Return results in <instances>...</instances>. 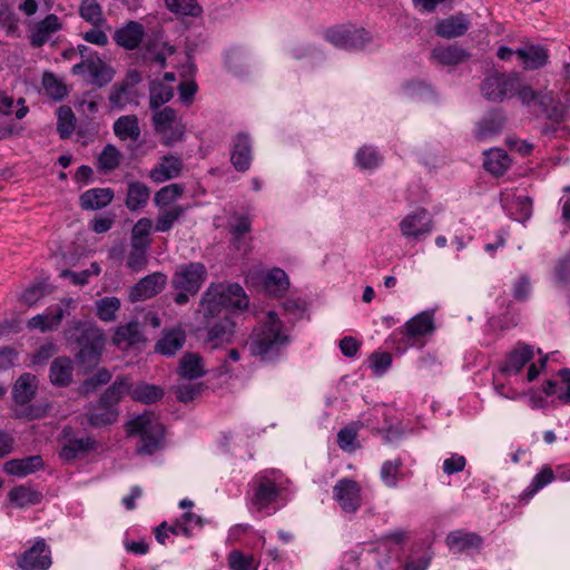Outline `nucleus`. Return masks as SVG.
<instances>
[{
  "label": "nucleus",
  "mask_w": 570,
  "mask_h": 570,
  "mask_svg": "<svg viewBox=\"0 0 570 570\" xmlns=\"http://www.w3.org/2000/svg\"><path fill=\"white\" fill-rule=\"evenodd\" d=\"M288 479L282 471L267 469L255 475L253 480L252 505L258 511H265L276 503Z\"/></svg>",
  "instance_id": "nucleus-5"
},
{
  "label": "nucleus",
  "mask_w": 570,
  "mask_h": 570,
  "mask_svg": "<svg viewBox=\"0 0 570 570\" xmlns=\"http://www.w3.org/2000/svg\"><path fill=\"white\" fill-rule=\"evenodd\" d=\"M554 480L553 470L546 465L532 479L530 485L520 494V500L528 502L539 490Z\"/></svg>",
  "instance_id": "nucleus-48"
},
{
  "label": "nucleus",
  "mask_w": 570,
  "mask_h": 570,
  "mask_svg": "<svg viewBox=\"0 0 570 570\" xmlns=\"http://www.w3.org/2000/svg\"><path fill=\"white\" fill-rule=\"evenodd\" d=\"M57 132L61 139H68L76 128V116L72 109L67 106H60L57 109Z\"/></svg>",
  "instance_id": "nucleus-49"
},
{
  "label": "nucleus",
  "mask_w": 570,
  "mask_h": 570,
  "mask_svg": "<svg viewBox=\"0 0 570 570\" xmlns=\"http://www.w3.org/2000/svg\"><path fill=\"white\" fill-rule=\"evenodd\" d=\"M431 55L433 59L443 66H455L465 61L470 57V53L466 50L456 45L435 47Z\"/></svg>",
  "instance_id": "nucleus-38"
},
{
  "label": "nucleus",
  "mask_w": 570,
  "mask_h": 570,
  "mask_svg": "<svg viewBox=\"0 0 570 570\" xmlns=\"http://www.w3.org/2000/svg\"><path fill=\"white\" fill-rule=\"evenodd\" d=\"M505 116L499 110L490 111L475 125L474 136L478 140H487L499 135L505 125Z\"/></svg>",
  "instance_id": "nucleus-22"
},
{
  "label": "nucleus",
  "mask_w": 570,
  "mask_h": 570,
  "mask_svg": "<svg viewBox=\"0 0 570 570\" xmlns=\"http://www.w3.org/2000/svg\"><path fill=\"white\" fill-rule=\"evenodd\" d=\"M116 341L118 343L126 342L129 345L137 344L142 341V333L138 322H129L119 326L116 331Z\"/></svg>",
  "instance_id": "nucleus-60"
},
{
  "label": "nucleus",
  "mask_w": 570,
  "mask_h": 570,
  "mask_svg": "<svg viewBox=\"0 0 570 570\" xmlns=\"http://www.w3.org/2000/svg\"><path fill=\"white\" fill-rule=\"evenodd\" d=\"M561 382L566 385V389H558V382L548 380L542 385V391L547 396H551L558 393V399L562 403H570V368H561L558 373Z\"/></svg>",
  "instance_id": "nucleus-44"
},
{
  "label": "nucleus",
  "mask_w": 570,
  "mask_h": 570,
  "mask_svg": "<svg viewBox=\"0 0 570 570\" xmlns=\"http://www.w3.org/2000/svg\"><path fill=\"white\" fill-rule=\"evenodd\" d=\"M325 37L335 47L346 50L364 49L372 40L368 31L355 27L332 28L326 31Z\"/></svg>",
  "instance_id": "nucleus-9"
},
{
  "label": "nucleus",
  "mask_w": 570,
  "mask_h": 570,
  "mask_svg": "<svg viewBox=\"0 0 570 570\" xmlns=\"http://www.w3.org/2000/svg\"><path fill=\"white\" fill-rule=\"evenodd\" d=\"M43 465L45 463L40 455H30L23 459H12L7 461L3 470L9 475L23 478L41 470Z\"/></svg>",
  "instance_id": "nucleus-27"
},
{
  "label": "nucleus",
  "mask_w": 570,
  "mask_h": 570,
  "mask_svg": "<svg viewBox=\"0 0 570 570\" xmlns=\"http://www.w3.org/2000/svg\"><path fill=\"white\" fill-rule=\"evenodd\" d=\"M219 284L224 291L223 294L220 293L222 291H217L218 299H220V303L225 308L243 311L248 307V297L239 284Z\"/></svg>",
  "instance_id": "nucleus-25"
},
{
  "label": "nucleus",
  "mask_w": 570,
  "mask_h": 570,
  "mask_svg": "<svg viewBox=\"0 0 570 570\" xmlns=\"http://www.w3.org/2000/svg\"><path fill=\"white\" fill-rule=\"evenodd\" d=\"M469 29V20L462 13L451 16L438 22L435 33L444 39H452L463 36Z\"/></svg>",
  "instance_id": "nucleus-30"
},
{
  "label": "nucleus",
  "mask_w": 570,
  "mask_h": 570,
  "mask_svg": "<svg viewBox=\"0 0 570 570\" xmlns=\"http://www.w3.org/2000/svg\"><path fill=\"white\" fill-rule=\"evenodd\" d=\"M356 165L362 169H375L382 163V157L372 146L361 147L355 155Z\"/></svg>",
  "instance_id": "nucleus-56"
},
{
  "label": "nucleus",
  "mask_w": 570,
  "mask_h": 570,
  "mask_svg": "<svg viewBox=\"0 0 570 570\" xmlns=\"http://www.w3.org/2000/svg\"><path fill=\"white\" fill-rule=\"evenodd\" d=\"M147 264L148 248H130L126 265L131 272L139 273L146 268Z\"/></svg>",
  "instance_id": "nucleus-62"
},
{
  "label": "nucleus",
  "mask_w": 570,
  "mask_h": 570,
  "mask_svg": "<svg viewBox=\"0 0 570 570\" xmlns=\"http://www.w3.org/2000/svg\"><path fill=\"white\" fill-rule=\"evenodd\" d=\"M115 135L120 140L136 141L140 137V128L136 115H126L119 117L112 126Z\"/></svg>",
  "instance_id": "nucleus-39"
},
{
  "label": "nucleus",
  "mask_w": 570,
  "mask_h": 570,
  "mask_svg": "<svg viewBox=\"0 0 570 570\" xmlns=\"http://www.w3.org/2000/svg\"><path fill=\"white\" fill-rule=\"evenodd\" d=\"M120 158L119 150L114 145L108 144L98 156V169L102 173H110L119 166Z\"/></svg>",
  "instance_id": "nucleus-54"
},
{
  "label": "nucleus",
  "mask_w": 570,
  "mask_h": 570,
  "mask_svg": "<svg viewBox=\"0 0 570 570\" xmlns=\"http://www.w3.org/2000/svg\"><path fill=\"white\" fill-rule=\"evenodd\" d=\"M174 97L173 87L153 80L149 83V106L151 110L159 109Z\"/></svg>",
  "instance_id": "nucleus-50"
},
{
  "label": "nucleus",
  "mask_w": 570,
  "mask_h": 570,
  "mask_svg": "<svg viewBox=\"0 0 570 570\" xmlns=\"http://www.w3.org/2000/svg\"><path fill=\"white\" fill-rule=\"evenodd\" d=\"M291 337L284 324L274 311L267 312L265 318L253 328L247 346L249 353L265 363H276L287 346Z\"/></svg>",
  "instance_id": "nucleus-1"
},
{
  "label": "nucleus",
  "mask_w": 570,
  "mask_h": 570,
  "mask_svg": "<svg viewBox=\"0 0 570 570\" xmlns=\"http://www.w3.org/2000/svg\"><path fill=\"white\" fill-rule=\"evenodd\" d=\"M150 188L138 180L128 183L125 205L130 212H138L146 207L150 198Z\"/></svg>",
  "instance_id": "nucleus-31"
},
{
  "label": "nucleus",
  "mask_w": 570,
  "mask_h": 570,
  "mask_svg": "<svg viewBox=\"0 0 570 570\" xmlns=\"http://www.w3.org/2000/svg\"><path fill=\"white\" fill-rule=\"evenodd\" d=\"M446 546L454 553H461L470 549H479L483 540L474 532L456 530L450 532L445 538Z\"/></svg>",
  "instance_id": "nucleus-26"
},
{
  "label": "nucleus",
  "mask_w": 570,
  "mask_h": 570,
  "mask_svg": "<svg viewBox=\"0 0 570 570\" xmlns=\"http://www.w3.org/2000/svg\"><path fill=\"white\" fill-rule=\"evenodd\" d=\"M289 287L287 274L282 268L271 269L264 278L265 291L275 297L282 296Z\"/></svg>",
  "instance_id": "nucleus-41"
},
{
  "label": "nucleus",
  "mask_w": 570,
  "mask_h": 570,
  "mask_svg": "<svg viewBox=\"0 0 570 570\" xmlns=\"http://www.w3.org/2000/svg\"><path fill=\"white\" fill-rule=\"evenodd\" d=\"M145 33V27L140 22L130 20L115 30L112 39L118 47L131 51L140 46Z\"/></svg>",
  "instance_id": "nucleus-16"
},
{
  "label": "nucleus",
  "mask_w": 570,
  "mask_h": 570,
  "mask_svg": "<svg viewBox=\"0 0 570 570\" xmlns=\"http://www.w3.org/2000/svg\"><path fill=\"white\" fill-rule=\"evenodd\" d=\"M483 167L494 176H501L510 167V158L501 148L490 149L484 153Z\"/></svg>",
  "instance_id": "nucleus-40"
},
{
  "label": "nucleus",
  "mask_w": 570,
  "mask_h": 570,
  "mask_svg": "<svg viewBox=\"0 0 570 570\" xmlns=\"http://www.w3.org/2000/svg\"><path fill=\"white\" fill-rule=\"evenodd\" d=\"M184 193V186L180 184H170L156 191L154 202L158 207L168 206L177 200Z\"/></svg>",
  "instance_id": "nucleus-59"
},
{
  "label": "nucleus",
  "mask_w": 570,
  "mask_h": 570,
  "mask_svg": "<svg viewBox=\"0 0 570 570\" xmlns=\"http://www.w3.org/2000/svg\"><path fill=\"white\" fill-rule=\"evenodd\" d=\"M164 395L165 391L161 386L147 382L130 383V397L135 402L150 405L160 401Z\"/></svg>",
  "instance_id": "nucleus-34"
},
{
  "label": "nucleus",
  "mask_w": 570,
  "mask_h": 570,
  "mask_svg": "<svg viewBox=\"0 0 570 570\" xmlns=\"http://www.w3.org/2000/svg\"><path fill=\"white\" fill-rule=\"evenodd\" d=\"M185 208L175 205L171 208L161 212L156 219V232H168L173 228L174 224L184 215Z\"/></svg>",
  "instance_id": "nucleus-57"
},
{
  "label": "nucleus",
  "mask_w": 570,
  "mask_h": 570,
  "mask_svg": "<svg viewBox=\"0 0 570 570\" xmlns=\"http://www.w3.org/2000/svg\"><path fill=\"white\" fill-rule=\"evenodd\" d=\"M333 499L345 513H355L362 505L361 485L355 480L342 478L333 487Z\"/></svg>",
  "instance_id": "nucleus-10"
},
{
  "label": "nucleus",
  "mask_w": 570,
  "mask_h": 570,
  "mask_svg": "<svg viewBox=\"0 0 570 570\" xmlns=\"http://www.w3.org/2000/svg\"><path fill=\"white\" fill-rule=\"evenodd\" d=\"M515 55L525 69L535 70L544 67L548 62V50L542 46H529L515 50Z\"/></svg>",
  "instance_id": "nucleus-33"
},
{
  "label": "nucleus",
  "mask_w": 570,
  "mask_h": 570,
  "mask_svg": "<svg viewBox=\"0 0 570 570\" xmlns=\"http://www.w3.org/2000/svg\"><path fill=\"white\" fill-rule=\"evenodd\" d=\"M37 391V377L31 373L21 374L12 387V397L19 405L29 403Z\"/></svg>",
  "instance_id": "nucleus-37"
},
{
  "label": "nucleus",
  "mask_w": 570,
  "mask_h": 570,
  "mask_svg": "<svg viewBox=\"0 0 570 570\" xmlns=\"http://www.w3.org/2000/svg\"><path fill=\"white\" fill-rule=\"evenodd\" d=\"M132 92L134 90L128 88L127 85L114 83L108 97L110 108L124 110L132 101Z\"/></svg>",
  "instance_id": "nucleus-52"
},
{
  "label": "nucleus",
  "mask_w": 570,
  "mask_h": 570,
  "mask_svg": "<svg viewBox=\"0 0 570 570\" xmlns=\"http://www.w3.org/2000/svg\"><path fill=\"white\" fill-rule=\"evenodd\" d=\"M62 29V23L58 16L49 13L41 21L36 23L29 35V42L33 48L42 47L53 33Z\"/></svg>",
  "instance_id": "nucleus-19"
},
{
  "label": "nucleus",
  "mask_w": 570,
  "mask_h": 570,
  "mask_svg": "<svg viewBox=\"0 0 570 570\" xmlns=\"http://www.w3.org/2000/svg\"><path fill=\"white\" fill-rule=\"evenodd\" d=\"M71 73L82 76L86 82L94 87L104 88L114 80L116 70L99 55H92L90 59L76 63L71 68Z\"/></svg>",
  "instance_id": "nucleus-7"
},
{
  "label": "nucleus",
  "mask_w": 570,
  "mask_h": 570,
  "mask_svg": "<svg viewBox=\"0 0 570 570\" xmlns=\"http://www.w3.org/2000/svg\"><path fill=\"white\" fill-rule=\"evenodd\" d=\"M96 448L97 442L92 438H71L61 448L59 455L65 461H72L80 455H86Z\"/></svg>",
  "instance_id": "nucleus-35"
},
{
  "label": "nucleus",
  "mask_w": 570,
  "mask_h": 570,
  "mask_svg": "<svg viewBox=\"0 0 570 570\" xmlns=\"http://www.w3.org/2000/svg\"><path fill=\"white\" fill-rule=\"evenodd\" d=\"M207 277V267L202 262L177 265L170 278V286L176 292L174 302L177 305L187 304L200 291Z\"/></svg>",
  "instance_id": "nucleus-3"
},
{
  "label": "nucleus",
  "mask_w": 570,
  "mask_h": 570,
  "mask_svg": "<svg viewBox=\"0 0 570 570\" xmlns=\"http://www.w3.org/2000/svg\"><path fill=\"white\" fill-rule=\"evenodd\" d=\"M73 363L67 356H59L53 360L49 370V379L52 385L67 387L72 382Z\"/></svg>",
  "instance_id": "nucleus-29"
},
{
  "label": "nucleus",
  "mask_w": 570,
  "mask_h": 570,
  "mask_svg": "<svg viewBox=\"0 0 570 570\" xmlns=\"http://www.w3.org/2000/svg\"><path fill=\"white\" fill-rule=\"evenodd\" d=\"M403 461L401 459L387 460L383 462L380 471L382 482L387 488H396L399 482L403 479L401 471Z\"/></svg>",
  "instance_id": "nucleus-51"
},
{
  "label": "nucleus",
  "mask_w": 570,
  "mask_h": 570,
  "mask_svg": "<svg viewBox=\"0 0 570 570\" xmlns=\"http://www.w3.org/2000/svg\"><path fill=\"white\" fill-rule=\"evenodd\" d=\"M184 164L178 156L165 155L159 163L149 171V178L160 184L180 176Z\"/></svg>",
  "instance_id": "nucleus-18"
},
{
  "label": "nucleus",
  "mask_w": 570,
  "mask_h": 570,
  "mask_svg": "<svg viewBox=\"0 0 570 570\" xmlns=\"http://www.w3.org/2000/svg\"><path fill=\"white\" fill-rule=\"evenodd\" d=\"M235 323L229 317L219 318L206 327L205 342L213 348L229 343L234 336Z\"/></svg>",
  "instance_id": "nucleus-24"
},
{
  "label": "nucleus",
  "mask_w": 570,
  "mask_h": 570,
  "mask_svg": "<svg viewBox=\"0 0 570 570\" xmlns=\"http://www.w3.org/2000/svg\"><path fill=\"white\" fill-rule=\"evenodd\" d=\"M500 202L503 209L518 222H525L532 215V200L528 196L502 194Z\"/></svg>",
  "instance_id": "nucleus-21"
},
{
  "label": "nucleus",
  "mask_w": 570,
  "mask_h": 570,
  "mask_svg": "<svg viewBox=\"0 0 570 570\" xmlns=\"http://www.w3.org/2000/svg\"><path fill=\"white\" fill-rule=\"evenodd\" d=\"M126 431L128 436H139L136 453L151 455L163 448L166 429L163 423L154 421L150 412H145L131 419Z\"/></svg>",
  "instance_id": "nucleus-4"
},
{
  "label": "nucleus",
  "mask_w": 570,
  "mask_h": 570,
  "mask_svg": "<svg viewBox=\"0 0 570 570\" xmlns=\"http://www.w3.org/2000/svg\"><path fill=\"white\" fill-rule=\"evenodd\" d=\"M119 412L116 406H111L99 399L90 405L87 413V422L95 429H100L114 424L118 419Z\"/></svg>",
  "instance_id": "nucleus-20"
},
{
  "label": "nucleus",
  "mask_w": 570,
  "mask_h": 570,
  "mask_svg": "<svg viewBox=\"0 0 570 570\" xmlns=\"http://www.w3.org/2000/svg\"><path fill=\"white\" fill-rule=\"evenodd\" d=\"M434 330L433 315L429 312H421L409 320L405 325L390 336L393 348L404 353L409 347L414 346L417 341L431 334Z\"/></svg>",
  "instance_id": "nucleus-6"
},
{
  "label": "nucleus",
  "mask_w": 570,
  "mask_h": 570,
  "mask_svg": "<svg viewBox=\"0 0 570 570\" xmlns=\"http://www.w3.org/2000/svg\"><path fill=\"white\" fill-rule=\"evenodd\" d=\"M112 379V374L107 368H100L98 372L90 377L86 379L81 385L79 386V394L82 396H88L102 385L108 384Z\"/></svg>",
  "instance_id": "nucleus-53"
},
{
  "label": "nucleus",
  "mask_w": 570,
  "mask_h": 570,
  "mask_svg": "<svg viewBox=\"0 0 570 570\" xmlns=\"http://www.w3.org/2000/svg\"><path fill=\"white\" fill-rule=\"evenodd\" d=\"M518 77L494 72L484 78L481 83L482 96L494 102H501L513 90H517Z\"/></svg>",
  "instance_id": "nucleus-11"
},
{
  "label": "nucleus",
  "mask_w": 570,
  "mask_h": 570,
  "mask_svg": "<svg viewBox=\"0 0 570 570\" xmlns=\"http://www.w3.org/2000/svg\"><path fill=\"white\" fill-rule=\"evenodd\" d=\"M553 279L559 287L570 286V256L558 259L553 269Z\"/></svg>",
  "instance_id": "nucleus-63"
},
{
  "label": "nucleus",
  "mask_w": 570,
  "mask_h": 570,
  "mask_svg": "<svg viewBox=\"0 0 570 570\" xmlns=\"http://www.w3.org/2000/svg\"><path fill=\"white\" fill-rule=\"evenodd\" d=\"M533 346L519 342L501 364L500 371L504 375H515L533 358Z\"/></svg>",
  "instance_id": "nucleus-17"
},
{
  "label": "nucleus",
  "mask_w": 570,
  "mask_h": 570,
  "mask_svg": "<svg viewBox=\"0 0 570 570\" xmlns=\"http://www.w3.org/2000/svg\"><path fill=\"white\" fill-rule=\"evenodd\" d=\"M18 566L22 570H47L51 566L50 550L43 539H39L35 544L26 550L18 560Z\"/></svg>",
  "instance_id": "nucleus-14"
},
{
  "label": "nucleus",
  "mask_w": 570,
  "mask_h": 570,
  "mask_svg": "<svg viewBox=\"0 0 570 570\" xmlns=\"http://www.w3.org/2000/svg\"><path fill=\"white\" fill-rule=\"evenodd\" d=\"M179 376L186 380H197L206 375L203 357L198 353H185L177 368Z\"/></svg>",
  "instance_id": "nucleus-32"
},
{
  "label": "nucleus",
  "mask_w": 570,
  "mask_h": 570,
  "mask_svg": "<svg viewBox=\"0 0 570 570\" xmlns=\"http://www.w3.org/2000/svg\"><path fill=\"white\" fill-rule=\"evenodd\" d=\"M153 122L165 145L169 146L183 139L185 126L177 119V112L171 107L157 109L153 116Z\"/></svg>",
  "instance_id": "nucleus-8"
},
{
  "label": "nucleus",
  "mask_w": 570,
  "mask_h": 570,
  "mask_svg": "<svg viewBox=\"0 0 570 570\" xmlns=\"http://www.w3.org/2000/svg\"><path fill=\"white\" fill-rule=\"evenodd\" d=\"M399 226L405 238L420 240L433 230L434 222L425 208H419L407 214Z\"/></svg>",
  "instance_id": "nucleus-12"
},
{
  "label": "nucleus",
  "mask_w": 570,
  "mask_h": 570,
  "mask_svg": "<svg viewBox=\"0 0 570 570\" xmlns=\"http://www.w3.org/2000/svg\"><path fill=\"white\" fill-rule=\"evenodd\" d=\"M186 342V334L179 327L165 330L155 345V351L161 355L173 356Z\"/></svg>",
  "instance_id": "nucleus-28"
},
{
  "label": "nucleus",
  "mask_w": 570,
  "mask_h": 570,
  "mask_svg": "<svg viewBox=\"0 0 570 570\" xmlns=\"http://www.w3.org/2000/svg\"><path fill=\"white\" fill-rule=\"evenodd\" d=\"M224 291L220 284L212 283L203 293L200 306L204 309L205 317H216L224 307L218 299V292ZM223 294V292H220Z\"/></svg>",
  "instance_id": "nucleus-43"
},
{
  "label": "nucleus",
  "mask_w": 570,
  "mask_h": 570,
  "mask_svg": "<svg viewBox=\"0 0 570 570\" xmlns=\"http://www.w3.org/2000/svg\"><path fill=\"white\" fill-rule=\"evenodd\" d=\"M125 394L130 395V382L126 376H118L116 381L100 395L101 402L116 406Z\"/></svg>",
  "instance_id": "nucleus-45"
},
{
  "label": "nucleus",
  "mask_w": 570,
  "mask_h": 570,
  "mask_svg": "<svg viewBox=\"0 0 570 570\" xmlns=\"http://www.w3.org/2000/svg\"><path fill=\"white\" fill-rule=\"evenodd\" d=\"M119 308V298L115 296H106L97 302V316L104 322L114 321Z\"/></svg>",
  "instance_id": "nucleus-61"
},
{
  "label": "nucleus",
  "mask_w": 570,
  "mask_h": 570,
  "mask_svg": "<svg viewBox=\"0 0 570 570\" xmlns=\"http://www.w3.org/2000/svg\"><path fill=\"white\" fill-rule=\"evenodd\" d=\"M9 499L19 508L39 504L42 500V494L32 488L24 485L14 487L9 492Z\"/></svg>",
  "instance_id": "nucleus-46"
},
{
  "label": "nucleus",
  "mask_w": 570,
  "mask_h": 570,
  "mask_svg": "<svg viewBox=\"0 0 570 570\" xmlns=\"http://www.w3.org/2000/svg\"><path fill=\"white\" fill-rule=\"evenodd\" d=\"M66 340L78 350L76 358L86 367H95L105 345L102 332L90 322L77 321L65 331Z\"/></svg>",
  "instance_id": "nucleus-2"
},
{
  "label": "nucleus",
  "mask_w": 570,
  "mask_h": 570,
  "mask_svg": "<svg viewBox=\"0 0 570 570\" xmlns=\"http://www.w3.org/2000/svg\"><path fill=\"white\" fill-rule=\"evenodd\" d=\"M114 198L111 188H91L80 196V206L86 210H97L108 206Z\"/></svg>",
  "instance_id": "nucleus-36"
},
{
  "label": "nucleus",
  "mask_w": 570,
  "mask_h": 570,
  "mask_svg": "<svg viewBox=\"0 0 570 570\" xmlns=\"http://www.w3.org/2000/svg\"><path fill=\"white\" fill-rule=\"evenodd\" d=\"M41 83L45 94L55 101H61L68 96L66 83L52 72H45Z\"/></svg>",
  "instance_id": "nucleus-47"
},
{
  "label": "nucleus",
  "mask_w": 570,
  "mask_h": 570,
  "mask_svg": "<svg viewBox=\"0 0 570 570\" xmlns=\"http://www.w3.org/2000/svg\"><path fill=\"white\" fill-rule=\"evenodd\" d=\"M252 160V139L247 132L239 131L232 141L230 163L236 171L246 173Z\"/></svg>",
  "instance_id": "nucleus-15"
},
{
  "label": "nucleus",
  "mask_w": 570,
  "mask_h": 570,
  "mask_svg": "<svg viewBox=\"0 0 570 570\" xmlns=\"http://www.w3.org/2000/svg\"><path fill=\"white\" fill-rule=\"evenodd\" d=\"M51 289L46 282H39L28 287L21 295V299L29 306L35 305L45 295L49 294Z\"/></svg>",
  "instance_id": "nucleus-64"
},
{
  "label": "nucleus",
  "mask_w": 570,
  "mask_h": 570,
  "mask_svg": "<svg viewBox=\"0 0 570 570\" xmlns=\"http://www.w3.org/2000/svg\"><path fill=\"white\" fill-rule=\"evenodd\" d=\"M538 107L542 115L554 125L561 124L568 111V106L552 91L543 92V95L539 97Z\"/></svg>",
  "instance_id": "nucleus-23"
},
{
  "label": "nucleus",
  "mask_w": 570,
  "mask_h": 570,
  "mask_svg": "<svg viewBox=\"0 0 570 570\" xmlns=\"http://www.w3.org/2000/svg\"><path fill=\"white\" fill-rule=\"evenodd\" d=\"M78 13L82 20L96 28H101L107 22L102 7L97 0H81Z\"/></svg>",
  "instance_id": "nucleus-42"
},
{
  "label": "nucleus",
  "mask_w": 570,
  "mask_h": 570,
  "mask_svg": "<svg viewBox=\"0 0 570 570\" xmlns=\"http://www.w3.org/2000/svg\"><path fill=\"white\" fill-rule=\"evenodd\" d=\"M234 219L235 222L229 224V233L234 247L240 249L243 237L252 230V220L247 215H237Z\"/></svg>",
  "instance_id": "nucleus-55"
},
{
  "label": "nucleus",
  "mask_w": 570,
  "mask_h": 570,
  "mask_svg": "<svg viewBox=\"0 0 570 570\" xmlns=\"http://www.w3.org/2000/svg\"><path fill=\"white\" fill-rule=\"evenodd\" d=\"M165 4L176 14L197 17L202 13V7L197 0H165Z\"/></svg>",
  "instance_id": "nucleus-58"
},
{
  "label": "nucleus",
  "mask_w": 570,
  "mask_h": 570,
  "mask_svg": "<svg viewBox=\"0 0 570 570\" xmlns=\"http://www.w3.org/2000/svg\"><path fill=\"white\" fill-rule=\"evenodd\" d=\"M167 279V275L161 272H154L142 277L130 288V302H141L156 296L165 288Z\"/></svg>",
  "instance_id": "nucleus-13"
}]
</instances>
